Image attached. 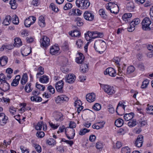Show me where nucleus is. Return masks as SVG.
Segmentation results:
<instances>
[{"instance_id":"f257e3e1","label":"nucleus","mask_w":153,"mask_h":153,"mask_svg":"<svg viewBox=\"0 0 153 153\" xmlns=\"http://www.w3.org/2000/svg\"><path fill=\"white\" fill-rule=\"evenodd\" d=\"M94 48L97 52L101 54L102 53L106 48V44L102 40H97L95 42Z\"/></svg>"},{"instance_id":"f03ea898","label":"nucleus","mask_w":153,"mask_h":153,"mask_svg":"<svg viewBox=\"0 0 153 153\" xmlns=\"http://www.w3.org/2000/svg\"><path fill=\"white\" fill-rule=\"evenodd\" d=\"M106 8L107 10L110 11L111 13L114 14L118 13L119 10L118 5L112 2L108 3V5L106 6Z\"/></svg>"},{"instance_id":"7ed1b4c3","label":"nucleus","mask_w":153,"mask_h":153,"mask_svg":"<svg viewBox=\"0 0 153 153\" xmlns=\"http://www.w3.org/2000/svg\"><path fill=\"white\" fill-rule=\"evenodd\" d=\"M101 87L104 90V91L109 95H111L114 94L115 91L113 87L107 85H102Z\"/></svg>"},{"instance_id":"20e7f679","label":"nucleus","mask_w":153,"mask_h":153,"mask_svg":"<svg viewBox=\"0 0 153 153\" xmlns=\"http://www.w3.org/2000/svg\"><path fill=\"white\" fill-rule=\"evenodd\" d=\"M36 18L34 16H30L26 19L24 21V25L26 27H29L31 25L34 23Z\"/></svg>"},{"instance_id":"39448f33","label":"nucleus","mask_w":153,"mask_h":153,"mask_svg":"<svg viewBox=\"0 0 153 153\" xmlns=\"http://www.w3.org/2000/svg\"><path fill=\"white\" fill-rule=\"evenodd\" d=\"M151 24V21L149 18L145 17L144 18V30H151L152 29V27H150Z\"/></svg>"},{"instance_id":"423d86ee","label":"nucleus","mask_w":153,"mask_h":153,"mask_svg":"<svg viewBox=\"0 0 153 153\" xmlns=\"http://www.w3.org/2000/svg\"><path fill=\"white\" fill-rule=\"evenodd\" d=\"M50 40L46 36H43L40 39L41 45L43 47H46L50 45Z\"/></svg>"},{"instance_id":"0eeeda50","label":"nucleus","mask_w":153,"mask_h":153,"mask_svg":"<svg viewBox=\"0 0 153 153\" xmlns=\"http://www.w3.org/2000/svg\"><path fill=\"white\" fill-rule=\"evenodd\" d=\"M10 89V85L6 81H0V89L4 91H7Z\"/></svg>"},{"instance_id":"6e6552de","label":"nucleus","mask_w":153,"mask_h":153,"mask_svg":"<svg viewBox=\"0 0 153 153\" xmlns=\"http://www.w3.org/2000/svg\"><path fill=\"white\" fill-rule=\"evenodd\" d=\"M104 74L105 75L108 74L112 77H114L117 74L115 70L112 68H107L106 71L104 72Z\"/></svg>"},{"instance_id":"1a4fd4ad","label":"nucleus","mask_w":153,"mask_h":153,"mask_svg":"<svg viewBox=\"0 0 153 153\" xmlns=\"http://www.w3.org/2000/svg\"><path fill=\"white\" fill-rule=\"evenodd\" d=\"M143 136L142 135H139L135 142V145L138 147L142 146L143 142Z\"/></svg>"},{"instance_id":"9d476101","label":"nucleus","mask_w":153,"mask_h":153,"mask_svg":"<svg viewBox=\"0 0 153 153\" xmlns=\"http://www.w3.org/2000/svg\"><path fill=\"white\" fill-rule=\"evenodd\" d=\"M64 82L61 80L59 81L56 84V88L57 91L59 92L63 93Z\"/></svg>"},{"instance_id":"9b49d317","label":"nucleus","mask_w":153,"mask_h":153,"mask_svg":"<svg viewBox=\"0 0 153 153\" xmlns=\"http://www.w3.org/2000/svg\"><path fill=\"white\" fill-rule=\"evenodd\" d=\"M69 98L66 95H62L58 96L56 99V102L58 103L62 102L63 101L67 102L68 101Z\"/></svg>"},{"instance_id":"f8f14e48","label":"nucleus","mask_w":153,"mask_h":153,"mask_svg":"<svg viewBox=\"0 0 153 153\" xmlns=\"http://www.w3.org/2000/svg\"><path fill=\"white\" fill-rule=\"evenodd\" d=\"M83 17L86 20L89 21L93 20L94 17V15L88 11H86L85 12Z\"/></svg>"},{"instance_id":"ddd939ff","label":"nucleus","mask_w":153,"mask_h":153,"mask_svg":"<svg viewBox=\"0 0 153 153\" xmlns=\"http://www.w3.org/2000/svg\"><path fill=\"white\" fill-rule=\"evenodd\" d=\"M8 117L3 113H0V125L4 126L7 123Z\"/></svg>"},{"instance_id":"4468645a","label":"nucleus","mask_w":153,"mask_h":153,"mask_svg":"<svg viewBox=\"0 0 153 153\" xmlns=\"http://www.w3.org/2000/svg\"><path fill=\"white\" fill-rule=\"evenodd\" d=\"M53 116L57 121H61L63 120L62 114L59 112L55 111L53 113Z\"/></svg>"},{"instance_id":"2eb2a0df","label":"nucleus","mask_w":153,"mask_h":153,"mask_svg":"<svg viewBox=\"0 0 153 153\" xmlns=\"http://www.w3.org/2000/svg\"><path fill=\"white\" fill-rule=\"evenodd\" d=\"M96 96L94 93H91L86 95V98L87 101L89 102H93L95 100Z\"/></svg>"},{"instance_id":"dca6fc26","label":"nucleus","mask_w":153,"mask_h":153,"mask_svg":"<svg viewBox=\"0 0 153 153\" xmlns=\"http://www.w3.org/2000/svg\"><path fill=\"white\" fill-rule=\"evenodd\" d=\"M75 79V76L73 74H70L68 75L67 78H65L66 82L71 83H73Z\"/></svg>"},{"instance_id":"f3484780","label":"nucleus","mask_w":153,"mask_h":153,"mask_svg":"<svg viewBox=\"0 0 153 153\" xmlns=\"http://www.w3.org/2000/svg\"><path fill=\"white\" fill-rule=\"evenodd\" d=\"M59 48L57 45L52 46L50 49V52L52 55H55L58 53Z\"/></svg>"},{"instance_id":"a211bd4d","label":"nucleus","mask_w":153,"mask_h":153,"mask_svg":"<svg viewBox=\"0 0 153 153\" xmlns=\"http://www.w3.org/2000/svg\"><path fill=\"white\" fill-rule=\"evenodd\" d=\"M8 62V58L6 56H4L0 58V65L3 66L5 65Z\"/></svg>"},{"instance_id":"6ab92c4d","label":"nucleus","mask_w":153,"mask_h":153,"mask_svg":"<svg viewBox=\"0 0 153 153\" xmlns=\"http://www.w3.org/2000/svg\"><path fill=\"white\" fill-rule=\"evenodd\" d=\"M134 114L131 112L129 114H126L124 116V118L125 120L128 121L131 120L134 117Z\"/></svg>"},{"instance_id":"aec40b11","label":"nucleus","mask_w":153,"mask_h":153,"mask_svg":"<svg viewBox=\"0 0 153 153\" xmlns=\"http://www.w3.org/2000/svg\"><path fill=\"white\" fill-rule=\"evenodd\" d=\"M13 46L14 47H19L22 45V42L21 39L19 38H16L14 39Z\"/></svg>"},{"instance_id":"412c9836","label":"nucleus","mask_w":153,"mask_h":153,"mask_svg":"<svg viewBox=\"0 0 153 153\" xmlns=\"http://www.w3.org/2000/svg\"><path fill=\"white\" fill-rule=\"evenodd\" d=\"M11 17L9 15L6 16L3 22L4 25H9L11 21Z\"/></svg>"},{"instance_id":"4be33fe9","label":"nucleus","mask_w":153,"mask_h":153,"mask_svg":"<svg viewBox=\"0 0 153 153\" xmlns=\"http://www.w3.org/2000/svg\"><path fill=\"white\" fill-rule=\"evenodd\" d=\"M79 56L76 58V62L78 63L81 64L83 62L84 56L83 54L80 53H79Z\"/></svg>"},{"instance_id":"5701e85b","label":"nucleus","mask_w":153,"mask_h":153,"mask_svg":"<svg viewBox=\"0 0 153 153\" xmlns=\"http://www.w3.org/2000/svg\"><path fill=\"white\" fill-rule=\"evenodd\" d=\"M134 8V3L131 2L127 3L126 5V9L128 11H132Z\"/></svg>"},{"instance_id":"b1692460","label":"nucleus","mask_w":153,"mask_h":153,"mask_svg":"<svg viewBox=\"0 0 153 153\" xmlns=\"http://www.w3.org/2000/svg\"><path fill=\"white\" fill-rule=\"evenodd\" d=\"M39 19L38 24L41 27H44L45 25L44 17L42 16H41L39 17Z\"/></svg>"},{"instance_id":"393cba45","label":"nucleus","mask_w":153,"mask_h":153,"mask_svg":"<svg viewBox=\"0 0 153 153\" xmlns=\"http://www.w3.org/2000/svg\"><path fill=\"white\" fill-rule=\"evenodd\" d=\"M80 69L83 73H85L88 70L87 65L85 63L82 64L80 66Z\"/></svg>"},{"instance_id":"a878e982","label":"nucleus","mask_w":153,"mask_h":153,"mask_svg":"<svg viewBox=\"0 0 153 153\" xmlns=\"http://www.w3.org/2000/svg\"><path fill=\"white\" fill-rule=\"evenodd\" d=\"M115 124L117 127H120L123 125V120L121 119H118L115 121Z\"/></svg>"},{"instance_id":"bb28decb","label":"nucleus","mask_w":153,"mask_h":153,"mask_svg":"<svg viewBox=\"0 0 153 153\" xmlns=\"http://www.w3.org/2000/svg\"><path fill=\"white\" fill-rule=\"evenodd\" d=\"M69 33L72 36L76 37L80 36L81 34L80 32L76 30H74L72 32V31L70 32H69Z\"/></svg>"},{"instance_id":"cd10ccee","label":"nucleus","mask_w":153,"mask_h":153,"mask_svg":"<svg viewBox=\"0 0 153 153\" xmlns=\"http://www.w3.org/2000/svg\"><path fill=\"white\" fill-rule=\"evenodd\" d=\"M83 1L82 9H86L89 6L90 3L88 0H84Z\"/></svg>"},{"instance_id":"c85d7f7f","label":"nucleus","mask_w":153,"mask_h":153,"mask_svg":"<svg viewBox=\"0 0 153 153\" xmlns=\"http://www.w3.org/2000/svg\"><path fill=\"white\" fill-rule=\"evenodd\" d=\"M39 80L42 83H47L48 82L49 78L46 75H44L40 78Z\"/></svg>"},{"instance_id":"c756f323","label":"nucleus","mask_w":153,"mask_h":153,"mask_svg":"<svg viewBox=\"0 0 153 153\" xmlns=\"http://www.w3.org/2000/svg\"><path fill=\"white\" fill-rule=\"evenodd\" d=\"M149 105V104H147V107L146 108V112L150 114L153 115V106Z\"/></svg>"},{"instance_id":"7c9ffc66","label":"nucleus","mask_w":153,"mask_h":153,"mask_svg":"<svg viewBox=\"0 0 153 153\" xmlns=\"http://www.w3.org/2000/svg\"><path fill=\"white\" fill-rule=\"evenodd\" d=\"M131 16L132 14L131 13L125 14L123 16L122 19L123 20L127 22L128 21V19L131 18Z\"/></svg>"},{"instance_id":"2f4dec72","label":"nucleus","mask_w":153,"mask_h":153,"mask_svg":"<svg viewBox=\"0 0 153 153\" xmlns=\"http://www.w3.org/2000/svg\"><path fill=\"white\" fill-rule=\"evenodd\" d=\"M95 33H97V31H88L85 34V35H88V36L90 37L92 39H94L97 38V36H94L95 35Z\"/></svg>"},{"instance_id":"473e14b6","label":"nucleus","mask_w":153,"mask_h":153,"mask_svg":"<svg viewBox=\"0 0 153 153\" xmlns=\"http://www.w3.org/2000/svg\"><path fill=\"white\" fill-rule=\"evenodd\" d=\"M44 125L42 122H39L38 123L37 125L35 126V128L36 130H41L42 126H43V129L44 130Z\"/></svg>"},{"instance_id":"72a5a7b5","label":"nucleus","mask_w":153,"mask_h":153,"mask_svg":"<svg viewBox=\"0 0 153 153\" xmlns=\"http://www.w3.org/2000/svg\"><path fill=\"white\" fill-rule=\"evenodd\" d=\"M128 126L130 127H132L136 125V121L135 119L130 120L128 123Z\"/></svg>"},{"instance_id":"f704fd0d","label":"nucleus","mask_w":153,"mask_h":153,"mask_svg":"<svg viewBox=\"0 0 153 153\" xmlns=\"http://www.w3.org/2000/svg\"><path fill=\"white\" fill-rule=\"evenodd\" d=\"M135 68L132 65H131L128 67L127 68V73L129 74L132 73L135 71Z\"/></svg>"},{"instance_id":"c9c22d12","label":"nucleus","mask_w":153,"mask_h":153,"mask_svg":"<svg viewBox=\"0 0 153 153\" xmlns=\"http://www.w3.org/2000/svg\"><path fill=\"white\" fill-rule=\"evenodd\" d=\"M75 21L76 22L77 25L78 26H80L83 25V22L82 19L79 17H77L75 19Z\"/></svg>"},{"instance_id":"e433bc0d","label":"nucleus","mask_w":153,"mask_h":153,"mask_svg":"<svg viewBox=\"0 0 153 153\" xmlns=\"http://www.w3.org/2000/svg\"><path fill=\"white\" fill-rule=\"evenodd\" d=\"M10 4L11 5L12 9H15L16 8L17 6L15 0H10Z\"/></svg>"},{"instance_id":"4c0bfd02","label":"nucleus","mask_w":153,"mask_h":153,"mask_svg":"<svg viewBox=\"0 0 153 153\" xmlns=\"http://www.w3.org/2000/svg\"><path fill=\"white\" fill-rule=\"evenodd\" d=\"M30 99L32 101L36 102H40L42 100V98L41 97L38 96L36 97L33 96L31 97Z\"/></svg>"},{"instance_id":"58836bf2","label":"nucleus","mask_w":153,"mask_h":153,"mask_svg":"<svg viewBox=\"0 0 153 153\" xmlns=\"http://www.w3.org/2000/svg\"><path fill=\"white\" fill-rule=\"evenodd\" d=\"M47 143L48 145H51L52 144H53V145H55L56 142L54 139L52 138H51L47 140Z\"/></svg>"},{"instance_id":"ea45409f","label":"nucleus","mask_w":153,"mask_h":153,"mask_svg":"<svg viewBox=\"0 0 153 153\" xmlns=\"http://www.w3.org/2000/svg\"><path fill=\"white\" fill-rule=\"evenodd\" d=\"M122 153H130V150L127 146L123 148L121 150Z\"/></svg>"},{"instance_id":"a19ab883","label":"nucleus","mask_w":153,"mask_h":153,"mask_svg":"<svg viewBox=\"0 0 153 153\" xmlns=\"http://www.w3.org/2000/svg\"><path fill=\"white\" fill-rule=\"evenodd\" d=\"M72 7V4L68 2L65 4L64 7L63 9L65 10H67L71 9Z\"/></svg>"},{"instance_id":"79ce46f5","label":"nucleus","mask_w":153,"mask_h":153,"mask_svg":"<svg viewBox=\"0 0 153 153\" xmlns=\"http://www.w3.org/2000/svg\"><path fill=\"white\" fill-rule=\"evenodd\" d=\"M13 24L16 25L18 24L19 22L18 17L16 16L15 15L13 16Z\"/></svg>"},{"instance_id":"37998d69","label":"nucleus","mask_w":153,"mask_h":153,"mask_svg":"<svg viewBox=\"0 0 153 153\" xmlns=\"http://www.w3.org/2000/svg\"><path fill=\"white\" fill-rule=\"evenodd\" d=\"M33 146L36 149V151L38 153H40L42 151V148L38 144H33Z\"/></svg>"},{"instance_id":"c03bdc74","label":"nucleus","mask_w":153,"mask_h":153,"mask_svg":"<svg viewBox=\"0 0 153 153\" xmlns=\"http://www.w3.org/2000/svg\"><path fill=\"white\" fill-rule=\"evenodd\" d=\"M31 83H27L25 87V90L26 92L27 93H29L32 91V89L30 88Z\"/></svg>"},{"instance_id":"a18cd8bd","label":"nucleus","mask_w":153,"mask_h":153,"mask_svg":"<svg viewBox=\"0 0 153 153\" xmlns=\"http://www.w3.org/2000/svg\"><path fill=\"white\" fill-rule=\"evenodd\" d=\"M99 14L102 17L105 18L107 17V14L105 13V11L102 9H101L99 11Z\"/></svg>"},{"instance_id":"49530a36","label":"nucleus","mask_w":153,"mask_h":153,"mask_svg":"<svg viewBox=\"0 0 153 153\" xmlns=\"http://www.w3.org/2000/svg\"><path fill=\"white\" fill-rule=\"evenodd\" d=\"M90 131V130L86 128H84L83 129H81L79 132V134L81 135H84L86 133Z\"/></svg>"},{"instance_id":"de8ad7c7","label":"nucleus","mask_w":153,"mask_h":153,"mask_svg":"<svg viewBox=\"0 0 153 153\" xmlns=\"http://www.w3.org/2000/svg\"><path fill=\"white\" fill-rule=\"evenodd\" d=\"M101 108L100 105L99 103H95L93 106V108L96 111H99Z\"/></svg>"},{"instance_id":"09e8293b","label":"nucleus","mask_w":153,"mask_h":153,"mask_svg":"<svg viewBox=\"0 0 153 153\" xmlns=\"http://www.w3.org/2000/svg\"><path fill=\"white\" fill-rule=\"evenodd\" d=\"M51 8L52 10L55 12H57L58 11V8L56 5L55 4L53 3H51Z\"/></svg>"},{"instance_id":"8fccbe9b","label":"nucleus","mask_w":153,"mask_h":153,"mask_svg":"<svg viewBox=\"0 0 153 153\" xmlns=\"http://www.w3.org/2000/svg\"><path fill=\"white\" fill-rule=\"evenodd\" d=\"M130 26L129 27L127 28L128 30L130 32H132L135 29V25H133L132 23H130Z\"/></svg>"},{"instance_id":"3c124183","label":"nucleus","mask_w":153,"mask_h":153,"mask_svg":"<svg viewBox=\"0 0 153 153\" xmlns=\"http://www.w3.org/2000/svg\"><path fill=\"white\" fill-rule=\"evenodd\" d=\"M119 106H121V107H122L123 108V109L124 110H125V107L126 106V105H125L124 104H123V103L122 102H119V103L118 104V105L117 106V107L116 108V112L117 113L118 115H120V114H118V113L117 111V108H118V107Z\"/></svg>"},{"instance_id":"603ef678","label":"nucleus","mask_w":153,"mask_h":153,"mask_svg":"<svg viewBox=\"0 0 153 153\" xmlns=\"http://www.w3.org/2000/svg\"><path fill=\"white\" fill-rule=\"evenodd\" d=\"M36 87L39 90H41L42 91H44L45 89L44 86L40 84H38L37 82L36 84Z\"/></svg>"},{"instance_id":"864d4df0","label":"nucleus","mask_w":153,"mask_h":153,"mask_svg":"<svg viewBox=\"0 0 153 153\" xmlns=\"http://www.w3.org/2000/svg\"><path fill=\"white\" fill-rule=\"evenodd\" d=\"M44 135L45 134L44 132L42 131H38L36 134V136L38 138H42Z\"/></svg>"},{"instance_id":"5fc2aeb1","label":"nucleus","mask_w":153,"mask_h":153,"mask_svg":"<svg viewBox=\"0 0 153 153\" xmlns=\"http://www.w3.org/2000/svg\"><path fill=\"white\" fill-rule=\"evenodd\" d=\"M108 109L109 112L111 113H113L114 112V109L113 106L111 105H109L108 106Z\"/></svg>"},{"instance_id":"6e6d98bb","label":"nucleus","mask_w":153,"mask_h":153,"mask_svg":"<svg viewBox=\"0 0 153 153\" xmlns=\"http://www.w3.org/2000/svg\"><path fill=\"white\" fill-rule=\"evenodd\" d=\"M140 22V20L138 18L134 19V20L131 22V23L133 24V25H136L139 24Z\"/></svg>"},{"instance_id":"4d7b16f0","label":"nucleus","mask_w":153,"mask_h":153,"mask_svg":"<svg viewBox=\"0 0 153 153\" xmlns=\"http://www.w3.org/2000/svg\"><path fill=\"white\" fill-rule=\"evenodd\" d=\"M48 89L52 94L55 93V89L51 85H50L48 86Z\"/></svg>"},{"instance_id":"13d9d810","label":"nucleus","mask_w":153,"mask_h":153,"mask_svg":"<svg viewBox=\"0 0 153 153\" xmlns=\"http://www.w3.org/2000/svg\"><path fill=\"white\" fill-rule=\"evenodd\" d=\"M82 102L80 100H77L74 102V106L76 108L77 107L79 106L82 105Z\"/></svg>"},{"instance_id":"bf43d9fd","label":"nucleus","mask_w":153,"mask_h":153,"mask_svg":"<svg viewBox=\"0 0 153 153\" xmlns=\"http://www.w3.org/2000/svg\"><path fill=\"white\" fill-rule=\"evenodd\" d=\"M146 57L147 58H151L153 56V53L152 51L147 52L145 54Z\"/></svg>"},{"instance_id":"052dcab7","label":"nucleus","mask_w":153,"mask_h":153,"mask_svg":"<svg viewBox=\"0 0 153 153\" xmlns=\"http://www.w3.org/2000/svg\"><path fill=\"white\" fill-rule=\"evenodd\" d=\"M83 44L82 41L81 39L78 40L76 42V44L77 46V47L80 48Z\"/></svg>"},{"instance_id":"680f3d73","label":"nucleus","mask_w":153,"mask_h":153,"mask_svg":"<svg viewBox=\"0 0 153 153\" xmlns=\"http://www.w3.org/2000/svg\"><path fill=\"white\" fill-rule=\"evenodd\" d=\"M5 76L3 74H0V81H6Z\"/></svg>"},{"instance_id":"e2e57ef3","label":"nucleus","mask_w":153,"mask_h":153,"mask_svg":"<svg viewBox=\"0 0 153 153\" xmlns=\"http://www.w3.org/2000/svg\"><path fill=\"white\" fill-rule=\"evenodd\" d=\"M96 147L97 149H100L102 148V144L100 142H98L96 143Z\"/></svg>"},{"instance_id":"0e129e2a","label":"nucleus","mask_w":153,"mask_h":153,"mask_svg":"<svg viewBox=\"0 0 153 153\" xmlns=\"http://www.w3.org/2000/svg\"><path fill=\"white\" fill-rule=\"evenodd\" d=\"M9 111L12 115H14L16 112V109L13 107H11L9 109Z\"/></svg>"},{"instance_id":"69168bd1","label":"nucleus","mask_w":153,"mask_h":153,"mask_svg":"<svg viewBox=\"0 0 153 153\" xmlns=\"http://www.w3.org/2000/svg\"><path fill=\"white\" fill-rule=\"evenodd\" d=\"M96 137L94 135L92 134L91 135L89 138V140L91 142H93L96 139Z\"/></svg>"},{"instance_id":"338daca9","label":"nucleus","mask_w":153,"mask_h":153,"mask_svg":"<svg viewBox=\"0 0 153 153\" xmlns=\"http://www.w3.org/2000/svg\"><path fill=\"white\" fill-rule=\"evenodd\" d=\"M19 82L15 79H14L11 83V85L12 86H16L18 85Z\"/></svg>"},{"instance_id":"774afa93","label":"nucleus","mask_w":153,"mask_h":153,"mask_svg":"<svg viewBox=\"0 0 153 153\" xmlns=\"http://www.w3.org/2000/svg\"><path fill=\"white\" fill-rule=\"evenodd\" d=\"M149 13L151 18L153 20V6L150 9Z\"/></svg>"}]
</instances>
